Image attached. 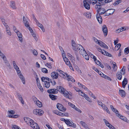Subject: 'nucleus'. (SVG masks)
<instances>
[{"label":"nucleus","instance_id":"a18cd8bd","mask_svg":"<svg viewBox=\"0 0 129 129\" xmlns=\"http://www.w3.org/2000/svg\"><path fill=\"white\" fill-rule=\"evenodd\" d=\"M111 63L113 64V69H114V68L115 67H117V65L116 62L113 61H111L110 62Z\"/></svg>","mask_w":129,"mask_h":129},{"label":"nucleus","instance_id":"72a5a7b5","mask_svg":"<svg viewBox=\"0 0 129 129\" xmlns=\"http://www.w3.org/2000/svg\"><path fill=\"white\" fill-rule=\"evenodd\" d=\"M98 44L100 46L103 47H105V46H106V44L100 41H98Z\"/></svg>","mask_w":129,"mask_h":129},{"label":"nucleus","instance_id":"e2e57ef3","mask_svg":"<svg viewBox=\"0 0 129 129\" xmlns=\"http://www.w3.org/2000/svg\"><path fill=\"white\" fill-rule=\"evenodd\" d=\"M45 65L49 66L48 67L50 68L51 69L52 68V66H51V64L50 63H47Z\"/></svg>","mask_w":129,"mask_h":129},{"label":"nucleus","instance_id":"aec40b11","mask_svg":"<svg viewBox=\"0 0 129 129\" xmlns=\"http://www.w3.org/2000/svg\"><path fill=\"white\" fill-rule=\"evenodd\" d=\"M17 34L19 41L21 42H22L23 39L22 37V36L21 33L19 31H18V33H17Z\"/></svg>","mask_w":129,"mask_h":129},{"label":"nucleus","instance_id":"4d7b16f0","mask_svg":"<svg viewBox=\"0 0 129 129\" xmlns=\"http://www.w3.org/2000/svg\"><path fill=\"white\" fill-rule=\"evenodd\" d=\"M63 54H62V57L64 60V61H65L66 63V62H67V61H68L69 60L66 57V56H64L65 58L64 57V56H63Z\"/></svg>","mask_w":129,"mask_h":129},{"label":"nucleus","instance_id":"5fc2aeb1","mask_svg":"<svg viewBox=\"0 0 129 129\" xmlns=\"http://www.w3.org/2000/svg\"><path fill=\"white\" fill-rule=\"evenodd\" d=\"M58 114H57V115L60 116H63L65 115V114L63 113H62L61 112H60L58 111Z\"/></svg>","mask_w":129,"mask_h":129},{"label":"nucleus","instance_id":"7ed1b4c3","mask_svg":"<svg viewBox=\"0 0 129 129\" xmlns=\"http://www.w3.org/2000/svg\"><path fill=\"white\" fill-rule=\"evenodd\" d=\"M33 113L34 114L39 116H41L43 114L44 112L41 109H35L33 110Z\"/></svg>","mask_w":129,"mask_h":129},{"label":"nucleus","instance_id":"2f4dec72","mask_svg":"<svg viewBox=\"0 0 129 129\" xmlns=\"http://www.w3.org/2000/svg\"><path fill=\"white\" fill-rule=\"evenodd\" d=\"M101 106L102 107L103 109L105 110L108 113H110V112L109 111L108 108L105 105H101Z\"/></svg>","mask_w":129,"mask_h":129},{"label":"nucleus","instance_id":"4468645a","mask_svg":"<svg viewBox=\"0 0 129 129\" xmlns=\"http://www.w3.org/2000/svg\"><path fill=\"white\" fill-rule=\"evenodd\" d=\"M84 6L86 9L89 10L90 8V6L86 0L83 1Z\"/></svg>","mask_w":129,"mask_h":129},{"label":"nucleus","instance_id":"412c9836","mask_svg":"<svg viewBox=\"0 0 129 129\" xmlns=\"http://www.w3.org/2000/svg\"><path fill=\"white\" fill-rule=\"evenodd\" d=\"M118 117L122 120H123L124 121L128 123H129V121L128 120H127V119L126 117L123 116L122 115H121L120 114V115Z\"/></svg>","mask_w":129,"mask_h":129},{"label":"nucleus","instance_id":"6ab92c4d","mask_svg":"<svg viewBox=\"0 0 129 129\" xmlns=\"http://www.w3.org/2000/svg\"><path fill=\"white\" fill-rule=\"evenodd\" d=\"M72 46L73 49L75 51H77L76 46V43L74 40H72Z\"/></svg>","mask_w":129,"mask_h":129},{"label":"nucleus","instance_id":"0eeeda50","mask_svg":"<svg viewBox=\"0 0 129 129\" xmlns=\"http://www.w3.org/2000/svg\"><path fill=\"white\" fill-rule=\"evenodd\" d=\"M115 11V10L113 9H110L107 10L106 11L105 16H108L112 14Z\"/></svg>","mask_w":129,"mask_h":129},{"label":"nucleus","instance_id":"473e14b6","mask_svg":"<svg viewBox=\"0 0 129 129\" xmlns=\"http://www.w3.org/2000/svg\"><path fill=\"white\" fill-rule=\"evenodd\" d=\"M76 47H77V50H78L79 51L80 50H81L84 48L83 47L79 44H78L77 45Z\"/></svg>","mask_w":129,"mask_h":129},{"label":"nucleus","instance_id":"9b49d317","mask_svg":"<svg viewBox=\"0 0 129 129\" xmlns=\"http://www.w3.org/2000/svg\"><path fill=\"white\" fill-rule=\"evenodd\" d=\"M23 19L25 25L27 28L29 27V24L28 21L26 19L25 16L23 17Z\"/></svg>","mask_w":129,"mask_h":129},{"label":"nucleus","instance_id":"2eb2a0df","mask_svg":"<svg viewBox=\"0 0 129 129\" xmlns=\"http://www.w3.org/2000/svg\"><path fill=\"white\" fill-rule=\"evenodd\" d=\"M56 72H59L60 74V75L59 74V75L61 77H63V78H64V77L65 76V73L63 72V71H62L61 70H56Z\"/></svg>","mask_w":129,"mask_h":129},{"label":"nucleus","instance_id":"58836bf2","mask_svg":"<svg viewBox=\"0 0 129 129\" xmlns=\"http://www.w3.org/2000/svg\"><path fill=\"white\" fill-rule=\"evenodd\" d=\"M79 94L80 95H81L82 96L84 97L88 101H89V100H90L89 98L88 97V96L86 94H85V93H84L83 95L82 94H81V93L80 92L79 93Z\"/></svg>","mask_w":129,"mask_h":129},{"label":"nucleus","instance_id":"c756f323","mask_svg":"<svg viewBox=\"0 0 129 129\" xmlns=\"http://www.w3.org/2000/svg\"><path fill=\"white\" fill-rule=\"evenodd\" d=\"M11 7L13 9H16V7L15 6V2L14 1H11Z\"/></svg>","mask_w":129,"mask_h":129},{"label":"nucleus","instance_id":"f03ea898","mask_svg":"<svg viewBox=\"0 0 129 129\" xmlns=\"http://www.w3.org/2000/svg\"><path fill=\"white\" fill-rule=\"evenodd\" d=\"M98 50L100 52L103 54L104 55H105L109 57H111L112 56V55L108 53L107 52L103 49L102 50L100 48H97Z\"/></svg>","mask_w":129,"mask_h":129},{"label":"nucleus","instance_id":"680f3d73","mask_svg":"<svg viewBox=\"0 0 129 129\" xmlns=\"http://www.w3.org/2000/svg\"><path fill=\"white\" fill-rule=\"evenodd\" d=\"M103 120L104 122H105L106 125H107V124H109V125H110V124L109 123V122L107 121L105 119H103Z\"/></svg>","mask_w":129,"mask_h":129},{"label":"nucleus","instance_id":"f257e3e1","mask_svg":"<svg viewBox=\"0 0 129 129\" xmlns=\"http://www.w3.org/2000/svg\"><path fill=\"white\" fill-rule=\"evenodd\" d=\"M30 126L32 128L34 129H39L40 127L37 123H36L34 121L31 120V121L29 122Z\"/></svg>","mask_w":129,"mask_h":129},{"label":"nucleus","instance_id":"f8f14e48","mask_svg":"<svg viewBox=\"0 0 129 129\" xmlns=\"http://www.w3.org/2000/svg\"><path fill=\"white\" fill-rule=\"evenodd\" d=\"M67 124L70 126H72L74 128H75L76 127V125L73 122H71L70 121H67L66 122Z\"/></svg>","mask_w":129,"mask_h":129},{"label":"nucleus","instance_id":"79ce46f5","mask_svg":"<svg viewBox=\"0 0 129 129\" xmlns=\"http://www.w3.org/2000/svg\"><path fill=\"white\" fill-rule=\"evenodd\" d=\"M49 96L52 100H55L56 99L55 96L53 94H49Z\"/></svg>","mask_w":129,"mask_h":129},{"label":"nucleus","instance_id":"f704fd0d","mask_svg":"<svg viewBox=\"0 0 129 129\" xmlns=\"http://www.w3.org/2000/svg\"><path fill=\"white\" fill-rule=\"evenodd\" d=\"M80 123L85 128H87L88 127V125L84 122L83 121H81Z\"/></svg>","mask_w":129,"mask_h":129},{"label":"nucleus","instance_id":"393cba45","mask_svg":"<svg viewBox=\"0 0 129 129\" xmlns=\"http://www.w3.org/2000/svg\"><path fill=\"white\" fill-rule=\"evenodd\" d=\"M62 93L63 94V95L64 96H66L67 98L69 99V93L66 90H65Z\"/></svg>","mask_w":129,"mask_h":129},{"label":"nucleus","instance_id":"0e129e2a","mask_svg":"<svg viewBox=\"0 0 129 129\" xmlns=\"http://www.w3.org/2000/svg\"><path fill=\"white\" fill-rule=\"evenodd\" d=\"M12 128L13 129H19V128L17 126L15 125L13 126Z\"/></svg>","mask_w":129,"mask_h":129},{"label":"nucleus","instance_id":"8fccbe9b","mask_svg":"<svg viewBox=\"0 0 129 129\" xmlns=\"http://www.w3.org/2000/svg\"><path fill=\"white\" fill-rule=\"evenodd\" d=\"M33 54L35 56H37L38 54V53L37 51L35 49H34L33 50Z\"/></svg>","mask_w":129,"mask_h":129},{"label":"nucleus","instance_id":"a19ab883","mask_svg":"<svg viewBox=\"0 0 129 129\" xmlns=\"http://www.w3.org/2000/svg\"><path fill=\"white\" fill-rule=\"evenodd\" d=\"M96 4L95 6V8L96 9H97L99 8H101L102 7V6H101L100 5V2H97L96 3Z\"/></svg>","mask_w":129,"mask_h":129},{"label":"nucleus","instance_id":"c85d7f7f","mask_svg":"<svg viewBox=\"0 0 129 129\" xmlns=\"http://www.w3.org/2000/svg\"><path fill=\"white\" fill-rule=\"evenodd\" d=\"M83 15L85 16L87 18H91V14L90 13H89V12L84 13L83 14Z\"/></svg>","mask_w":129,"mask_h":129},{"label":"nucleus","instance_id":"49530a36","mask_svg":"<svg viewBox=\"0 0 129 129\" xmlns=\"http://www.w3.org/2000/svg\"><path fill=\"white\" fill-rule=\"evenodd\" d=\"M83 56L87 60H89V57L87 53Z\"/></svg>","mask_w":129,"mask_h":129},{"label":"nucleus","instance_id":"20e7f679","mask_svg":"<svg viewBox=\"0 0 129 129\" xmlns=\"http://www.w3.org/2000/svg\"><path fill=\"white\" fill-rule=\"evenodd\" d=\"M97 9L98 15H102L106 13V12L105 9L102 7Z\"/></svg>","mask_w":129,"mask_h":129},{"label":"nucleus","instance_id":"de8ad7c7","mask_svg":"<svg viewBox=\"0 0 129 129\" xmlns=\"http://www.w3.org/2000/svg\"><path fill=\"white\" fill-rule=\"evenodd\" d=\"M8 112L9 114H14L15 113V111L12 110H8Z\"/></svg>","mask_w":129,"mask_h":129},{"label":"nucleus","instance_id":"f3484780","mask_svg":"<svg viewBox=\"0 0 129 129\" xmlns=\"http://www.w3.org/2000/svg\"><path fill=\"white\" fill-rule=\"evenodd\" d=\"M96 17L99 23L100 24L102 23V19L101 16L100 15H98V14H97L96 15Z\"/></svg>","mask_w":129,"mask_h":129},{"label":"nucleus","instance_id":"5701e85b","mask_svg":"<svg viewBox=\"0 0 129 129\" xmlns=\"http://www.w3.org/2000/svg\"><path fill=\"white\" fill-rule=\"evenodd\" d=\"M5 26L6 32L9 35L11 36V34L10 32L9 26L8 25H6Z\"/></svg>","mask_w":129,"mask_h":129},{"label":"nucleus","instance_id":"052dcab7","mask_svg":"<svg viewBox=\"0 0 129 129\" xmlns=\"http://www.w3.org/2000/svg\"><path fill=\"white\" fill-rule=\"evenodd\" d=\"M76 110L79 112L80 113H81L82 111L80 110L77 108L76 106L74 108Z\"/></svg>","mask_w":129,"mask_h":129},{"label":"nucleus","instance_id":"6e6552de","mask_svg":"<svg viewBox=\"0 0 129 129\" xmlns=\"http://www.w3.org/2000/svg\"><path fill=\"white\" fill-rule=\"evenodd\" d=\"M59 74L58 72H53L51 74V76L52 78L53 79H57L58 77Z\"/></svg>","mask_w":129,"mask_h":129},{"label":"nucleus","instance_id":"6e6d98bb","mask_svg":"<svg viewBox=\"0 0 129 129\" xmlns=\"http://www.w3.org/2000/svg\"><path fill=\"white\" fill-rule=\"evenodd\" d=\"M68 104L71 107H72L73 108L75 106L74 104H72V103L70 102L68 103Z\"/></svg>","mask_w":129,"mask_h":129},{"label":"nucleus","instance_id":"69168bd1","mask_svg":"<svg viewBox=\"0 0 129 129\" xmlns=\"http://www.w3.org/2000/svg\"><path fill=\"white\" fill-rule=\"evenodd\" d=\"M66 64L68 65L69 67H70L71 66V63L70 62V61H67L65 63Z\"/></svg>","mask_w":129,"mask_h":129},{"label":"nucleus","instance_id":"7c9ffc66","mask_svg":"<svg viewBox=\"0 0 129 129\" xmlns=\"http://www.w3.org/2000/svg\"><path fill=\"white\" fill-rule=\"evenodd\" d=\"M45 87L47 88H49L50 86V84L49 82L47 81H45Z\"/></svg>","mask_w":129,"mask_h":129},{"label":"nucleus","instance_id":"9d476101","mask_svg":"<svg viewBox=\"0 0 129 129\" xmlns=\"http://www.w3.org/2000/svg\"><path fill=\"white\" fill-rule=\"evenodd\" d=\"M27 28H28L29 29L30 32L31 33V34L33 36V37L34 38V39H35V40L36 41H37V38L36 37L35 34L34 33L33 30H32V28L30 27H28Z\"/></svg>","mask_w":129,"mask_h":129},{"label":"nucleus","instance_id":"bb28decb","mask_svg":"<svg viewBox=\"0 0 129 129\" xmlns=\"http://www.w3.org/2000/svg\"><path fill=\"white\" fill-rule=\"evenodd\" d=\"M79 53L83 56L85 55V54L87 53L86 51L84 48L79 51Z\"/></svg>","mask_w":129,"mask_h":129},{"label":"nucleus","instance_id":"37998d69","mask_svg":"<svg viewBox=\"0 0 129 129\" xmlns=\"http://www.w3.org/2000/svg\"><path fill=\"white\" fill-rule=\"evenodd\" d=\"M6 59H7L6 58L4 59V62L7 66L9 67L10 66V64L8 61Z\"/></svg>","mask_w":129,"mask_h":129},{"label":"nucleus","instance_id":"1a4fd4ad","mask_svg":"<svg viewBox=\"0 0 129 129\" xmlns=\"http://www.w3.org/2000/svg\"><path fill=\"white\" fill-rule=\"evenodd\" d=\"M102 30L104 33V35L106 36L108 33L107 28L106 26L104 25L102 27Z\"/></svg>","mask_w":129,"mask_h":129},{"label":"nucleus","instance_id":"09e8293b","mask_svg":"<svg viewBox=\"0 0 129 129\" xmlns=\"http://www.w3.org/2000/svg\"><path fill=\"white\" fill-rule=\"evenodd\" d=\"M124 52L126 54H127L129 53V48L128 47L125 48L124 50Z\"/></svg>","mask_w":129,"mask_h":129},{"label":"nucleus","instance_id":"338daca9","mask_svg":"<svg viewBox=\"0 0 129 129\" xmlns=\"http://www.w3.org/2000/svg\"><path fill=\"white\" fill-rule=\"evenodd\" d=\"M89 94L91 97H92L94 99L95 98V96L93 95L92 93L90 91Z\"/></svg>","mask_w":129,"mask_h":129},{"label":"nucleus","instance_id":"13d9d810","mask_svg":"<svg viewBox=\"0 0 129 129\" xmlns=\"http://www.w3.org/2000/svg\"><path fill=\"white\" fill-rule=\"evenodd\" d=\"M69 58L70 59L72 62H74L75 61L74 58L73 56H72L71 57Z\"/></svg>","mask_w":129,"mask_h":129},{"label":"nucleus","instance_id":"864d4df0","mask_svg":"<svg viewBox=\"0 0 129 129\" xmlns=\"http://www.w3.org/2000/svg\"><path fill=\"white\" fill-rule=\"evenodd\" d=\"M68 80L69 81H71L73 82H75V81L74 79L72 77L69 78L68 79Z\"/></svg>","mask_w":129,"mask_h":129},{"label":"nucleus","instance_id":"4c0bfd02","mask_svg":"<svg viewBox=\"0 0 129 129\" xmlns=\"http://www.w3.org/2000/svg\"><path fill=\"white\" fill-rule=\"evenodd\" d=\"M112 110L113 112L115 113L116 115L117 116L119 117V116L120 115V114L118 113V111L117 110L116 108H114L113 109V110Z\"/></svg>","mask_w":129,"mask_h":129},{"label":"nucleus","instance_id":"dca6fc26","mask_svg":"<svg viewBox=\"0 0 129 129\" xmlns=\"http://www.w3.org/2000/svg\"><path fill=\"white\" fill-rule=\"evenodd\" d=\"M122 74L121 72H117L116 74L117 78L120 80H121L122 78Z\"/></svg>","mask_w":129,"mask_h":129},{"label":"nucleus","instance_id":"4be33fe9","mask_svg":"<svg viewBox=\"0 0 129 129\" xmlns=\"http://www.w3.org/2000/svg\"><path fill=\"white\" fill-rule=\"evenodd\" d=\"M35 101H36V104L39 107H41L42 106L41 102L39 101L35 97Z\"/></svg>","mask_w":129,"mask_h":129},{"label":"nucleus","instance_id":"e433bc0d","mask_svg":"<svg viewBox=\"0 0 129 129\" xmlns=\"http://www.w3.org/2000/svg\"><path fill=\"white\" fill-rule=\"evenodd\" d=\"M121 45L120 43H118L115 46V51H117L119 49V48L121 47Z\"/></svg>","mask_w":129,"mask_h":129},{"label":"nucleus","instance_id":"cd10ccee","mask_svg":"<svg viewBox=\"0 0 129 129\" xmlns=\"http://www.w3.org/2000/svg\"><path fill=\"white\" fill-rule=\"evenodd\" d=\"M58 91H59L61 93H62L63 91L65 90L63 87L61 86H58Z\"/></svg>","mask_w":129,"mask_h":129},{"label":"nucleus","instance_id":"423d86ee","mask_svg":"<svg viewBox=\"0 0 129 129\" xmlns=\"http://www.w3.org/2000/svg\"><path fill=\"white\" fill-rule=\"evenodd\" d=\"M58 86L57 87V89H52L47 90V92L49 93H52L53 94H57L58 92Z\"/></svg>","mask_w":129,"mask_h":129},{"label":"nucleus","instance_id":"3c124183","mask_svg":"<svg viewBox=\"0 0 129 129\" xmlns=\"http://www.w3.org/2000/svg\"><path fill=\"white\" fill-rule=\"evenodd\" d=\"M2 20V21L3 24L5 26L6 25H6L7 24L6 23H5V19H2L1 18Z\"/></svg>","mask_w":129,"mask_h":129},{"label":"nucleus","instance_id":"a878e982","mask_svg":"<svg viewBox=\"0 0 129 129\" xmlns=\"http://www.w3.org/2000/svg\"><path fill=\"white\" fill-rule=\"evenodd\" d=\"M119 94L122 97H124L125 95V91L122 90H119Z\"/></svg>","mask_w":129,"mask_h":129},{"label":"nucleus","instance_id":"603ef678","mask_svg":"<svg viewBox=\"0 0 129 129\" xmlns=\"http://www.w3.org/2000/svg\"><path fill=\"white\" fill-rule=\"evenodd\" d=\"M0 56L2 57V58L3 60L6 58V57L1 52L0 53Z\"/></svg>","mask_w":129,"mask_h":129},{"label":"nucleus","instance_id":"774afa93","mask_svg":"<svg viewBox=\"0 0 129 129\" xmlns=\"http://www.w3.org/2000/svg\"><path fill=\"white\" fill-rule=\"evenodd\" d=\"M74 88L76 90V91H77V92L79 91V92H80V91H81V90L79 89L78 88H77L76 87H74Z\"/></svg>","mask_w":129,"mask_h":129},{"label":"nucleus","instance_id":"bf43d9fd","mask_svg":"<svg viewBox=\"0 0 129 129\" xmlns=\"http://www.w3.org/2000/svg\"><path fill=\"white\" fill-rule=\"evenodd\" d=\"M17 94L18 99H19V100L21 99V98H22V97L20 94L18 93H17Z\"/></svg>","mask_w":129,"mask_h":129},{"label":"nucleus","instance_id":"b1692460","mask_svg":"<svg viewBox=\"0 0 129 129\" xmlns=\"http://www.w3.org/2000/svg\"><path fill=\"white\" fill-rule=\"evenodd\" d=\"M24 119L25 121L28 125L29 124V122H30V121H31V120H33L32 119L27 117H24Z\"/></svg>","mask_w":129,"mask_h":129},{"label":"nucleus","instance_id":"ea45409f","mask_svg":"<svg viewBox=\"0 0 129 129\" xmlns=\"http://www.w3.org/2000/svg\"><path fill=\"white\" fill-rule=\"evenodd\" d=\"M14 67L16 70L17 73L19 74L20 72V71L19 70V68L17 66V65H16L15 66H14Z\"/></svg>","mask_w":129,"mask_h":129},{"label":"nucleus","instance_id":"c9c22d12","mask_svg":"<svg viewBox=\"0 0 129 129\" xmlns=\"http://www.w3.org/2000/svg\"><path fill=\"white\" fill-rule=\"evenodd\" d=\"M103 76H101L103 78H105L111 81L112 80L108 76L102 73Z\"/></svg>","mask_w":129,"mask_h":129},{"label":"nucleus","instance_id":"ddd939ff","mask_svg":"<svg viewBox=\"0 0 129 129\" xmlns=\"http://www.w3.org/2000/svg\"><path fill=\"white\" fill-rule=\"evenodd\" d=\"M17 74L19 75V77L21 80H22L23 84H24L25 83V79L23 76L21 74V72H20L19 74L17 73Z\"/></svg>","mask_w":129,"mask_h":129},{"label":"nucleus","instance_id":"39448f33","mask_svg":"<svg viewBox=\"0 0 129 129\" xmlns=\"http://www.w3.org/2000/svg\"><path fill=\"white\" fill-rule=\"evenodd\" d=\"M56 107L58 110L63 112H65L66 110V108H64L63 106L61 104H60L57 103L56 105Z\"/></svg>","mask_w":129,"mask_h":129},{"label":"nucleus","instance_id":"c03bdc74","mask_svg":"<svg viewBox=\"0 0 129 129\" xmlns=\"http://www.w3.org/2000/svg\"><path fill=\"white\" fill-rule=\"evenodd\" d=\"M41 71L45 73H48L47 69L45 68H42L41 69Z\"/></svg>","mask_w":129,"mask_h":129},{"label":"nucleus","instance_id":"a211bd4d","mask_svg":"<svg viewBox=\"0 0 129 129\" xmlns=\"http://www.w3.org/2000/svg\"><path fill=\"white\" fill-rule=\"evenodd\" d=\"M127 82L128 80L127 79L125 78L122 82V86L123 88L125 87L126 85L127 84Z\"/></svg>","mask_w":129,"mask_h":129}]
</instances>
